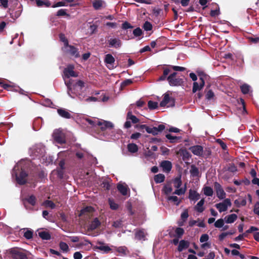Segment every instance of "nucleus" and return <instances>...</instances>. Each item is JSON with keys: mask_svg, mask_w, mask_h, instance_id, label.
I'll return each instance as SVG.
<instances>
[{"mask_svg": "<svg viewBox=\"0 0 259 259\" xmlns=\"http://www.w3.org/2000/svg\"><path fill=\"white\" fill-rule=\"evenodd\" d=\"M231 205V202L230 199L227 198L225 199L223 202L216 204L215 206L219 211L221 212L226 211L228 206H230Z\"/></svg>", "mask_w": 259, "mask_h": 259, "instance_id": "obj_6", "label": "nucleus"}, {"mask_svg": "<svg viewBox=\"0 0 259 259\" xmlns=\"http://www.w3.org/2000/svg\"><path fill=\"white\" fill-rule=\"evenodd\" d=\"M72 79H69L68 81L65 80V84L67 87L68 95L73 98L75 96H77L80 100H82L84 98V96L82 95L80 92L84 87V82L81 80H79L72 85Z\"/></svg>", "mask_w": 259, "mask_h": 259, "instance_id": "obj_1", "label": "nucleus"}, {"mask_svg": "<svg viewBox=\"0 0 259 259\" xmlns=\"http://www.w3.org/2000/svg\"><path fill=\"white\" fill-rule=\"evenodd\" d=\"M135 238L138 240H145L146 236L143 230H137L135 233Z\"/></svg>", "mask_w": 259, "mask_h": 259, "instance_id": "obj_23", "label": "nucleus"}, {"mask_svg": "<svg viewBox=\"0 0 259 259\" xmlns=\"http://www.w3.org/2000/svg\"><path fill=\"white\" fill-rule=\"evenodd\" d=\"M204 194L207 196H211L213 195V190L210 187H205L203 189Z\"/></svg>", "mask_w": 259, "mask_h": 259, "instance_id": "obj_37", "label": "nucleus"}, {"mask_svg": "<svg viewBox=\"0 0 259 259\" xmlns=\"http://www.w3.org/2000/svg\"><path fill=\"white\" fill-rule=\"evenodd\" d=\"M152 27H152V25L151 24V23L148 21H146L144 23L143 26V29L146 31L151 30L152 29Z\"/></svg>", "mask_w": 259, "mask_h": 259, "instance_id": "obj_46", "label": "nucleus"}, {"mask_svg": "<svg viewBox=\"0 0 259 259\" xmlns=\"http://www.w3.org/2000/svg\"><path fill=\"white\" fill-rule=\"evenodd\" d=\"M118 191L123 196H125L127 192V186L126 185L118 184L117 186Z\"/></svg>", "mask_w": 259, "mask_h": 259, "instance_id": "obj_20", "label": "nucleus"}, {"mask_svg": "<svg viewBox=\"0 0 259 259\" xmlns=\"http://www.w3.org/2000/svg\"><path fill=\"white\" fill-rule=\"evenodd\" d=\"M133 26L127 21L123 22L121 26L122 29L124 30H126L128 28H133Z\"/></svg>", "mask_w": 259, "mask_h": 259, "instance_id": "obj_58", "label": "nucleus"}, {"mask_svg": "<svg viewBox=\"0 0 259 259\" xmlns=\"http://www.w3.org/2000/svg\"><path fill=\"white\" fill-rule=\"evenodd\" d=\"M109 203L110 208L112 210H116L118 208V205L116 203L114 200L109 199Z\"/></svg>", "mask_w": 259, "mask_h": 259, "instance_id": "obj_51", "label": "nucleus"}, {"mask_svg": "<svg viewBox=\"0 0 259 259\" xmlns=\"http://www.w3.org/2000/svg\"><path fill=\"white\" fill-rule=\"evenodd\" d=\"M196 72L200 81L199 83L198 82H193L192 87V92L193 93L199 91L203 89L205 85V81L208 77V75L201 70H197Z\"/></svg>", "mask_w": 259, "mask_h": 259, "instance_id": "obj_3", "label": "nucleus"}, {"mask_svg": "<svg viewBox=\"0 0 259 259\" xmlns=\"http://www.w3.org/2000/svg\"><path fill=\"white\" fill-rule=\"evenodd\" d=\"M59 38L61 41H62L64 43V48L66 46H68V40L67 38L65 37V34L63 33H60L59 34Z\"/></svg>", "mask_w": 259, "mask_h": 259, "instance_id": "obj_43", "label": "nucleus"}, {"mask_svg": "<svg viewBox=\"0 0 259 259\" xmlns=\"http://www.w3.org/2000/svg\"><path fill=\"white\" fill-rule=\"evenodd\" d=\"M13 175H15L17 183L20 185H25L27 182V178L28 176V173L23 169H19L18 167H15L13 170Z\"/></svg>", "mask_w": 259, "mask_h": 259, "instance_id": "obj_4", "label": "nucleus"}, {"mask_svg": "<svg viewBox=\"0 0 259 259\" xmlns=\"http://www.w3.org/2000/svg\"><path fill=\"white\" fill-rule=\"evenodd\" d=\"M217 197L220 199H223L225 198L226 197V193L225 192L223 189L221 190H219V191H217L216 192Z\"/></svg>", "mask_w": 259, "mask_h": 259, "instance_id": "obj_47", "label": "nucleus"}, {"mask_svg": "<svg viewBox=\"0 0 259 259\" xmlns=\"http://www.w3.org/2000/svg\"><path fill=\"white\" fill-rule=\"evenodd\" d=\"M166 138L169 140V142L171 143H175L179 142L181 140V137H177L172 136L170 134H166L165 135Z\"/></svg>", "mask_w": 259, "mask_h": 259, "instance_id": "obj_31", "label": "nucleus"}, {"mask_svg": "<svg viewBox=\"0 0 259 259\" xmlns=\"http://www.w3.org/2000/svg\"><path fill=\"white\" fill-rule=\"evenodd\" d=\"M27 201L31 205L34 206L36 204V197L32 195L26 199Z\"/></svg>", "mask_w": 259, "mask_h": 259, "instance_id": "obj_42", "label": "nucleus"}, {"mask_svg": "<svg viewBox=\"0 0 259 259\" xmlns=\"http://www.w3.org/2000/svg\"><path fill=\"white\" fill-rule=\"evenodd\" d=\"M97 125L100 126L101 130L104 132L107 139H114L115 138V132L113 130L114 124L108 121L102 120L97 121Z\"/></svg>", "mask_w": 259, "mask_h": 259, "instance_id": "obj_2", "label": "nucleus"}, {"mask_svg": "<svg viewBox=\"0 0 259 259\" xmlns=\"http://www.w3.org/2000/svg\"><path fill=\"white\" fill-rule=\"evenodd\" d=\"M224 221L223 219H220L218 220L215 223H214V226L216 228H220L224 226Z\"/></svg>", "mask_w": 259, "mask_h": 259, "instance_id": "obj_50", "label": "nucleus"}, {"mask_svg": "<svg viewBox=\"0 0 259 259\" xmlns=\"http://www.w3.org/2000/svg\"><path fill=\"white\" fill-rule=\"evenodd\" d=\"M100 225V222L99 221L98 219L96 218L94 219V220L91 222L89 228L91 230H94L99 227Z\"/></svg>", "mask_w": 259, "mask_h": 259, "instance_id": "obj_28", "label": "nucleus"}, {"mask_svg": "<svg viewBox=\"0 0 259 259\" xmlns=\"http://www.w3.org/2000/svg\"><path fill=\"white\" fill-rule=\"evenodd\" d=\"M175 233L178 238H181L184 233V230L182 228L179 227L176 229Z\"/></svg>", "mask_w": 259, "mask_h": 259, "instance_id": "obj_54", "label": "nucleus"}, {"mask_svg": "<svg viewBox=\"0 0 259 259\" xmlns=\"http://www.w3.org/2000/svg\"><path fill=\"white\" fill-rule=\"evenodd\" d=\"M160 166L162 168L163 171L169 172L172 168V164L168 160H163L161 162Z\"/></svg>", "mask_w": 259, "mask_h": 259, "instance_id": "obj_15", "label": "nucleus"}, {"mask_svg": "<svg viewBox=\"0 0 259 259\" xmlns=\"http://www.w3.org/2000/svg\"><path fill=\"white\" fill-rule=\"evenodd\" d=\"M94 211V209L92 206H86L80 210L79 217H83L85 219H88L90 218L91 213L93 212Z\"/></svg>", "mask_w": 259, "mask_h": 259, "instance_id": "obj_7", "label": "nucleus"}, {"mask_svg": "<svg viewBox=\"0 0 259 259\" xmlns=\"http://www.w3.org/2000/svg\"><path fill=\"white\" fill-rule=\"evenodd\" d=\"M190 173L193 177H197L199 176V170L198 167L194 164L190 166Z\"/></svg>", "mask_w": 259, "mask_h": 259, "instance_id": "obj_21", "label": "nucleus"}, {"mask_svg": "<svg viewBox=\"0 0 259 259\" xmlns=\"http://www.w3.org/2000/svg\"><path fill=\"white\" fill-rule=\"evenodd\" d=\"M98 245L96 246V248L105 253H108L111 250L109 246L106 245L104 243L102 242H98Z\"/></svg>", "mask_w": 259, "mask_h": 259, "instance_id": "obj_17", "label": "nucleus"}, {"mask_svg": "<svg viewBox=\"0 0 259 259\" xmlns=\"http://www.w3.org/2000/svg\"><path fill=\"white\" fill-rule=\"evenodd\" d=\"M45 203L47 206L49 207L52 209H54L56 206L55 204L51 200H46Z\"/></svg>", "mask_w": 259, "mask_h": 259, "instance_id": "obj_63", "label": "nucleus"}, {"mask_svg": "<svg viewBox=\"0 0 259 259\" xmlns=\"http://www.w3.org/2000/svg\"><path fill=\"white\" fill-rule=\"evenodd\" d=\"M115 62V59L112 56L111 54H108L105 55V58H104V62L107 64V67L109 69H113L114 66L113 65V64Z\"/></svg>", "mask_w": 259, "mask_h": 259, "instance_id": "obj_12", "label": "nucleus"}, {"mask_svg": "<svg viewBox=\"0 0 259 259\" xmlns=\"http://www.w3.org/2000/svg\"><path fill=\"white\" fill-rule=\"evenodd\" d=\"M228 170L232 172H234L237 171V167L234 163H230L227 168Z\"/></svg>", "mask_w": 259, "mask_h": 259, "instance_id": "obj_59", "label": "nucleus"}, {"mask_svg": "<svg viewBox=\"0 0 259 259\" xmlns=\"http://www.w3.org/2000/svg\"><path fill=\"white\" fill-rule=\"evenodd\" d=\"M189 149L192 153L196 156H202L204 152L203 148L201 145H195L190 147Z\"/></svg>", "mask_w": 259, "mask_h": 259, "instance_id": "obj_11", "label": "nucleus"}, {"mask_svg": "<svg viewBox=\"0 0 259 259\" xmlns=\"http://www.w3.org/2000/svg\"><path fill=\"white\" fill-rule=\"evenodd\" d=\"M165 128V126L163 124H159L157 127H149L146 129V132L149 134H151L154 136L157 135L159 133L161 132Z\"/></svg>", "mask_w": 259, "mask_h": 259, "instance_id": "obj_10", "label": "nucleus"}, {"mask_svg": "<svg viewBox=\"0 0 259 259\" xmlns=\"http://www.w3.org/2000/svg\"><path fill=\"white\" fill-rule=\"evenodd\" d=\"M168 66L175 71H184L186 70V68L184 67L174 65H168Z\"/></svg>", "mask_w": 259, "mask_h": 259, "instance_id": "obj_45", "label": "nucleus"}, {"mask_svg": "<svg viewBox=\"0 0 259 259\" xmlns=\"http://www.w3.org/2000/svg\"><path fill=\"white\" fill-rule=\"evenodd\" d=\"M165 176L162 174H159L154 176V180L156 184L161 183L164 181Z\"/></svg>", "mask_w": 259, "mask_h": 259, "instance_id": "obj_32", "label": "nucleus"}, {"mask_svg": "<svg viewBox=\"0 0 259 259\" xmlns=\"http://www.w3.org/2000/svg\"><path fill=\"white\" fill-rule=\"evenodd\" d=\"M126 120H131L133 123H138L140 121L139 118L132 114V111L131 110H130L127 113Z\"/></svg>", "mask_w": 259, "mask_h": 259, "instance_id": "obj_22", "label": "nucleus"}, {"mask_svg": "<svg viewBox=\"0 0 259 259\" xmlns=\"http://www.w3.org/2000/svg\"><path fill=\"white\" fill-rule=\"evenodd\" d=\"M101 186L105 190H109L110 189L111 185L107 180H104L101 184Z\"/></svg>", "mask_w": 259, "mask_h": 259, "instance_id": "obj_41", "label": "nucleus"}, {"mask_svg": "<svg viewBox=\"0 0 259 259\" xmlns=\"http://www.w3.org/2000/svg\"><path fill=\"white\" fill-rule=\"evenodd\" d=\"M74 67L70 65L64 70V74L65 77L69 78L70 76L71 77H77L78 75L73 70Z\"/></svg>", "mask_w": 259, "mask_h": 259, "instance_id": "obj_13", "label": "nucleus"}, {"mask_svg": "<svg viewBox=\"0 0 259 259\" xmlns=\"http://www.w3.org/2000/svg\"><path fill=\"white\" fill-rule=\"evenodd\" d=\"M127 150L131 153H136L138 151V146L134 143H130L127 145Z\"/></svg>", "mask_w": 259, "mask_h": 259, "instance_id": "obj_33", "label": "nucleus"}, {"mask_svg": "<svg viewBox=\"0 0 259 259\" xmlns=\"http://www.w3.org/2000/svg\"><path fill=\"white\" fill-rule=\"evenodd\" d=\"M54 140L59 144H63L65 143V139L63 134L56 132L54 133Z\"/></svg>", "mask_w": 259, "mask_h": 259, "instance_id": "obj_16", "label": "nucleus"}, {"mask_svg": "<svg viewBox=\"0 0 259 259\" xmlns=\"http://www.w3.org/2000/svg\"><path fill=\"white\" fill-rule=\"evenodd\" d=\"M38 236L43 240H50L51 239L50 234L47 231H40L38 233Z\"/></svg>", "mask_w": 259, "mask_h": 259, "instance_id": "obj_34", "label": "nucleus"}, {"mask_svg": "<svg viewBox=\"0 0 259 259\" xmlns=\"http://www.w3.org/2000/svg\"><path fill=\"white\" fill-rule=\"evenodd\" d=\"M237 219V215L234 213L228 215L225 218L226 222L228 224L234 223Z\"/></svg>", "mask_w": 259, "mask_h": 259, "instance_id": "obj_30", "label": "nucleus"}, {"mask_svg": "<svg viewBox=\"0 0 259 259\" xmlns=\"http://www.w3.org/2000/svg\"><path fill=\"white\" fill-rule=\"evenodd\" d=\"M189 198L192 200H197L199 198V194L196 191L190 189L189 192Z\"/></svg>", "mask_w": 259, "mask_h": 259, "instance_id": "obj_27", "label": "nucleus"}, {"mask_svg": "<svg viewBox=\"0 0 259 259\" xmlns=\"http://www.w3.org/2000/svg\"><path fill=\"white\" fill-rule=\"evenodd\" d=\"M143 34V31L140 27H137L133 30V34L135 36H140Z\"/></svg>", "mask_w": 259, "mask_h": 259, "instance_id": "obj_55", "label": "nucleus"}, {"mask_svg": "<svg viewBox=\"0 0 259 259\" xmlns=\"http://www.w3.org/2000/svg\"><path fill=\"white\" fill-rule=\"evenodd\" d=\"M170 86H180L183 85L184 81L183 79L180 77H174L172 79L167 80Z\"/></svg>", "mask_w": 259, "mask_h": 259, "instance_id": "obj_14", "label": "nucleus"}, {"mask_svg": "<svg viewBox=\"0 0 259 259\" xmlns=\"http://www.w3.org/2000/svg\"><path fill=\"white\" fill-rule=\"evenodd\" d=\"M174 183L176 188L178 189L182 185L181 177L176 178L174 180Z\"/></svg>", "mask_w": 259, "mask_h": 259, "instance_id": "obj_48", "label": "nucleus"}, {"mask_svg": "<svg viewBox=\"0 0 259 259\" xmlns=\"http://www.w3.org/2000/svg\"><path fill=\"white\" fill-rule=\"evenodd\" d=\"M148 108L150 110H154L158 108V103L150 100L148 102Z\"/></svg>", "mask_w": 259, "mask_h": 259, "instance_id": "obj_40", "label": "nucleus"}, {"mask_svg": "<svg viewBox=\"0 0 259 259\" xmlns=\"http://www.w3.org/2000/svg\"><path fill=\"white\" fill-rule=\"evenodd\" d=\"M172 188L169 185H165L164 186L163 191L166 195L169 194L172 191Z\"/></svg>", "mask_w": 259, "mask_h": 259, "instance_id": "obj_60", "label": "nucleus"}, {"mask_svg": "<svg viewBox=\"0 0 259 259\" xmlns=\"http://www.w3.org/2000/svg\"><path fill=\"white\" fill-rule=\"evenodd\" d=\"M214 93L211 90H208L205 95L206 99L208 100L212 99L214 97Z\"/></svg>", "mask_w": 259, "mask_h": 259, "instance_id": "obj_56", "label": "nucleus"}, {"mask_svg": "<svg viewBox=\"0 0 259 259\" xmlns=\"http://www.w3.org/2000/svg\"><path fill=\"white\" fill-rule=\"evenodd\" d=\"M170 70L169 68H165L163 69V73L162 75L159 76L157 79V81H161L167 79L168 74L169 73Z\"/></svg>", "mask_w": 259, "mask_h": 259, "instance_id": "obj_24", "label": "nucleus"}, {"mask_svg": "<svg viewBox=\"0 0 259 259\" xmlns=\"http://www.w3.org/2000/svg\"><path fill=\"white\" fill-rule=\"evenodd\" d=\"M66 53L69 54L75 58H79L80 57L78 49L74 46L68 44V46L65 47Z\"/></svg>", "mask_w": 259, "mask_h": 259, "instance_id": "obj_9", "label": "nucleus"}, {"mask_svg": "<svg viewBox=\"0 0 259 259\" xmlns=\"http://www.w3.org/2000/svg\"><path fill=\"white\" fill-rule=\"evenodd\" d=\"M234 203L237 207L245 206L246 204V200L245 199H242L241 200H235Z\"/></svg>", "mask_w": 259, "mask_h": 259, "instance_id": "obj_49", "label": "nucleus"}, {"mask_svg": "<svg viewBox=\"0 0 259 259\" xmlns=\"http://www.w3.org/2000/svg\"><path fill=\"white\" fill-rule=\"evenodd\" d=\"M67 5L65 3V1H60L56 3V4H54L52 7L53 8H57L59 7H63V6H66Z\"/></svg>", "mask_w": 259, "mask_h": 259, "instance_id": "obj_61", "label": "nucleus"}, {"mask_svg": "<svg viewBox=\"0 0 259 259\" xmlns=\"http://www.w3.org/2000/svg\"><path fill=\"white\" fill-rule=\"evenodd\" d=\"M189 245L190 243L188 241L182 240L179 242V244L178 247V250L179 252H181L184 249L188 248L189 246Z\"/></svg>", "mask_w": 259, "mask_h": 259, "instance_id": "obj_19", "label": "nucleus"}, {"mask_svg": "<svg viewBox=\"0 0 259 259\" xmlns=\"http://www.w3.org/2000/svg\"><path fill=\"white\" fill-rule=\"evenodd\" d=\"M102 1L101 0H95L93 3V6L94 8L97 10H99L102 6Z\"/></svg>", "mask_w": 259, "mask_h": 259, "instance_id": "obj_39", "label": "nucleus"}, {"mask_svg": "<svg viewBox=\"0 0 259 259\" xmlns=\"http://www.w3.org/2000/svg\"><path fill=\"white\" fill-rule=\"evenodd\" d=\"M126 247L125 246H120L117 248L116 251L119 253H121L124 255L126 254Z\"/></svg>", "mask_w": 259, "mask_h": 259, "instance_id": "obj_62", "label": "nucleus"}, {"mask_svg": "<svg viewBox=\"0 0 259 259\" xmlns=\"http://www.w3.org/2000/svg\"><path fill=\"white\" fill-rule=\"evenodd\" d=\"M204 203V199L203 198L201 199L197 204V205L195 206V210H196L198 212H202L204 210V208L203 207V205Z\"/></svg>", "mask_w": 259, "mask_h": 259, "instance_id": "obj_29", "label": "nucleus"}, {"mask_svg": "<svg viewBox=\"0 0 259 259\" xmlns=\"http://www.w3.org/2000/svg\"><path fill=\"white\" fill-rule=\"evenodd\" d=\"M181 153L184 160H189V158L191 157V155L186 149L181 150Z\"/></svg>", "mask_w": 259, "mask_h": 259, "instance_id": "obj_35", "label": "nucleus"}, {"mask_svg": "<svg viewBox=\"0 0 259 259\" xmlns=\"http://www.w3.org/2000/svg\"><path fill=\"white\" fill-rule=\"evenodd\" d=\"M108 47L119 49L122 46V41L119 38H110L108 39Z\"/></svg>", "mask_w": 259, "mask_h": 259, "instance_id": "obj_8", "label": "nucleus"}, {"mask_svg": "<svg viewBox=\"0 0 259 259\" xmlns=\"http://www.w3.org/2000/svg\"><path fill=\"white\" fill-rule=\"evenodd\" d=\"M167 200L168 201L174 202L175 204L177 206H178L181 201V200H179L178 197L176 196H169L167 198Z\"/></svg>", "mask_w": 259, "mask_h": 259, "instance_id": "obj_38", "label": "nucleus"}, {"mask_svg": "<svg viewBox=\"0 0 259 259\" xmlns=\"http://www.w3.org/2000/svg\"><path fill=\"white\" fill-rule=\"evenodd\" d=\"M188 217H189V214H188V209H185L181 213V219L183 221H186V220H187V218H188Z\"/></svg>", "mask_w": 259, "mask_h": 259, "instance_id": "obj_57", "label": "nucleus"}, {"mask_svg": "<svg viewBox=\"0 0 259 259\" xmlns=\"http://www.w3.org/2000/svg\"><path fill=\"white\" fill-rule=\"evenodd\" d=\"M253 211L255 214L259 216V202H257L255 204Z\"/></svg>", "mask_w": 259, "mask_h": 259, "instance_id": "obj_64", "label": "nucleus"}, {"mask_svg": "<svg viewBox=\"0 0 259 259\" xmlns=\"http://www.w3.org/2000/svg\"><path fill=\"white\" fill-rule=\"evenodd\" d=\"M33 231L27 230L24 234V237L27 239H31L33 237Z\"/></svg>", "mask_w": 259, "mask_h": 259, "instance_id": "obj_52", "label": "nucleus"}, {"mask_svg": "<svg viewBox=\"0 0 259 259\" xmlns=\"http://www.w3.org/2000/svg\"><path fill=\"white\" fill-rule=\"evenodd\" d=\"M240 89H241V92L243 94H247L249 92L250 86L246 83H244L240 86Z\"/></svg>", "mask_w": 259, "mask_h": 259, "instance_id": "obj_36", "label": "nucleus"}, {"mask_svg": "<svg viewBox=\"0 0 259 259\" xmlns=\"http://www.w3.org/2000/svg\"><path fill=\"white\" fill-rule=\"evenodd\" d=\"M59 247L63 251H67L69 250L68 245L64 242H61L59 244Z\"/></svg>", "mask_w": 259, "mask_h": 259, "instance_id": "obj_53", "label": "nucleus"}, {"mask_svg": "<svg viewBox=\"0 0 259 259\" xmlns=\"http://www.w3.org/2000/svg\"><path fill=\"white\" fill-rule=\"evenodd\" d=\"M169 104L168 107H173L175 106V100L173 98L169 97V94L165 93L162 100L160 103V107H165L167 104Z\"/></svg>", "mask_w": 259, "mask_h": 259, "instance_id": "obj_5", "label": "nucleus"}, {"mask_svg": "<svg viewBox=\"0 0 259 259\" xmlns=\"http://www.w3.org/2000/svg\"><path fill=\"white\" fill-rule=\"evenodd\" d=\"M170 70L169 68H165L163 69V73L162 75L159 76L157 79V81H161L167 79L168 74L169 73Z\"/></svg>", "mask_w": 259, "mask_h": 259, "instance_id": "obj_26", "label": "nucleus"}, {"mask_svg": "<svg viewBox=\"0 0 259 259\" xmlns=\"http://www.w3.org/2000/svg\"><path fill=\"white\" fill-rule=\"evenodd\" d=\"M66 11H67V10H66V9H60L57 12L56 16H58V17L65 16H66L67 17L70 16V15L67 14Z\"/></svg>", "mask_w": 259, "mask_h": 259, "instance_id": "obj_44", "label": "nucleus"}, {"mask_svg": "<svg viewBox=\"0 0 259 259\" xmlns=\"http://www.w3.org/2000/svg\"><path fill=\"white\" fill-rule=\"evenodd\" d=\"M170 70L169 68H165L163 69V73L162 75L159 76L157 79V81H161L167 79L168 74L169 73Z\"/></svg>", "mask_w": 259, "mask_h": 259, "instance_id": "obj_25", "label": "nucleus"}, {"mask_svg": "<svg viewBox=\"0 0 259 259\" xmlns=\"http://www.w3.org/2000/svg\"><path fill=\"white\" fill-rule=\"evenodd\" d=\"M57 112L60 116L64 118L70 119L72 117V115H71V114L65 109H58Z\"/></svg>", "mask_w": 259, "mask_h": 259, "instance_id": "obj_18", "label": "nucleus"}]
</instances>
